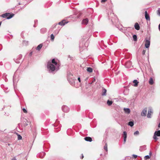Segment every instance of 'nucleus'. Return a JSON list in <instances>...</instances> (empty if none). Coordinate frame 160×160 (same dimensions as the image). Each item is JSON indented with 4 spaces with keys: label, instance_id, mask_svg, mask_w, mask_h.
I'll return each mask as SVG.
<instances>
[{
    "label": "nucleus",
    "instance_id": "f257e3e1",
    "mask_svg": "<svg viewBox=\"0 0 160 160\" xmlns=\"http://www.w3.org/2000/svg\"><path fill=\"white\" fill-rule=\"evenodd\" d=\"M47 68L49 73H54L59 70V68L56 67L53 64L51 63L50 62H49L48 63Z\"/></svg>",
    "mask_w": 160,
    "mask_h": 160
},
{
    "label": "nucleus",
    "instance_id": "f03ea898",
    "mask_svg": "<svg viewBox=\"0 0 160 160\" xmlns=\"http://www.w3.org/2000/svg\"><path fill=\"white\" fill-rule=\"evenodd\" d=\"M14 15V14L7 12L2 14L1 16L3 18H6L7 19H9L13 17Z\"/></svg>",
    "mask_w": 160,
    "mask_h": 160
},
{
    "label": "nucleus",
    "instance_id": "7ed1b4c3",
    "mask_svg": "<svg viewBox=\"0 0 160 160\" xmlns=\"http://www.w3.org/2000/svg\"><path fill=\"white\" fill-rule=\"evenodd\" d=\"M145 46L146 48H149L150 45V39L148 38V39H145Z\"/></svg>",
    "mask_w": 160,
    "mask_h": 160
},
{
    "label": "nucleus",
    "instance_id": "20e7f679",
    "mask_svg": "<svg viewBox=\"0 0 160 160\" xmlns=\"http://www.w3.org/2000/svg\"><path fill=\"white\" fill-rule=\"evenodd\" d=\"M62 109L65 112H67L69 111V108L67 106L65 105L63 106L62 107Z\"/></svg>",
    "mask_w": 160,
    "mask_h": 160
},
{
    "label": "nucleus",
    "instance_id": "39448f33",
    "mask_svg": "<svg viewBox=\"0 0 160 160\" xmlns=\"http://www.w3.org/2000/svg\"><path fill=\"white\" fill-rule=\"evenodd\" d=\"M45 153L44 152H42L40 153H38L37 155V157L41 158H43L45 156Z\"/></svg>",
    "mask_w": 160,
    "mask_h": 160
},
{
    "label": "nucleus",
    "instance_id": "423d86ee",
    "mask_svg": "<svg viewBox=\"0 0 160 160\" xmlns=\"http://www.w3.org/2000/svg\"><path fill=\"white\" fill-rule=\"evenodd\" d=\"M68 23V22L66 21V20L63 19L61 21L59 22L58 24L60 25L61 26H64L65 24H67Z\"/></svg>",
    "mask_w": 160,
    "mask_h": 160
},
{
    "label": "nucleus",
    "instance_id": "0eeeda50",
    "mask_svg": "<svg viewBox=\"0 0 160 160\" xmlns=\"http://www.w3.org/2000/svg\"><path fill=\"white\" fill-rule=\"evenodd\" d=\"M51 63L53 64L56 67L59 68V65L57 63L56 61H55V59H52V62H51Z\"/></svg>",
    "mask_w": 160,
    "mask_h": 160
},
{
    "label": "nucleus",
    "instance_id": "6e6552de",
    "mask_svg": "<svg viewBox=\"0 0 160 160\" xmlns=\"http://www.w3.org/2000/svg\"><path fill=\"white\" fill-rule=\"evenodd\" d=\"M147 112V109L146 108H144L141 112V116H145L146 115Z\"/></svg>",
    "mask_w": 160,
    "mask_h": 160
},
{
    "label": "nucleus",
    "instance_id": "1a4fd4ad",
    "mask_svg": "<svg viewBox=\"0 0 160 160\" xmlns=\"http://www.w3.org/2000/svg\"><path fill=\"white\" fill-rule=\"evenodd\" d=\"M147 149L146 145H144L140 147L139 150L141 151H143L146 150Z\"/></svg>",
    "mask_w": 160,
    "mask_h": 160
},
{
    "label": "nucleus",
    "instance_id": "9d476101",
    "mask_svg": "<svg viewBox=\"0 0 160 160\" xmlns=\"http://www.w3.org/2000/svg\"><path fill=\"white\" fill-rule=\"evenodd\" d=\"M88 22V18L83 19L82 21V24L87 25Z\"/></svg>",
    "mask_w": 160,
    "mask_h": 160
},
{
    "label": "nucleus",
    "instance_id": "9b49d317",
    "mask_svg": "<svg viewBox=\"0 0 160 160\" xmlns=\"http://www.w3.org/2000/svg\"><path fill=\"white\" fill-rule=\"evenodd\" d=\"M145 18L147 20H150V18L149 15L148 14L147 11H145Z\"/></svg>",
    "mask_w": 160,
    "mask_h": 160
},
{
    "label": "nucleus",
    "instance_id": "f8f14e48",
    "mask_svg": "<svg viewBox=\"0 0 160 160\" xmlns=\"http://www.w3.org/2000/svg\"><path fill=\"white\" fill-rule=\"evenodd\" d=\"M22 58V55L21 54L19 55L18 56V58L16 59V60L15 61L17 63H20V61H19Z\"/></svg>",
    "mask_w": 160,
    "mask_h": 160
},
{
    "label": "nucleus",
    "instance_id": "ddd939ff",
    "mask_svg": "<svg viewBox=\"0 0 160 160\" xmlns=\"http://www.w3.org/2000/svg\"><path fill=\"white\" fill-rule=\"evenodd\" d=\"M134 27L135 29L137 30H138L140 29L139 25L137 22L135 23Z\"/></svg>",
    "mask_w": 160,
    "mask_h": 160
},
{
    "label": "nucleus",
    "instance_id": "4468645a",
    "mask_svg": "<svg viewBox=\"0 0 160 160\" xmlns=\"http://www.w3.org/2000/svg\"><path fill=\"white\" fill-rule=\"evenodd\" d=\"M133 82L134 83L133 86L134 87H137L138 86L139 82L137 80H134Z\"/></svg>",
    "mask_w": 160,
    "mask_h": 160
},
{
    "label": "nucleus",
    "instance_id": "2eb2a0df",
    "mask_svg": "<svg viewBox=\"0 0 160 160\" xmlns=\"http://www.w3.org/2000/svg\"><path fill=\"white\" fill-rule=\"evenodd\" d=\"M84 139L87 141L91 142L92 141V138L90 137H86L84 138Z\"/></svg>",
    "mask_w": 160,
    "mask_h": 160
},
{
    "label": "nucleus",
    "instance_id": "dca6fc26",
    "mask_svg": "<svg viewBox=\"0 0 160 160\" xmlns=\"http://www.w3.org/2000/svg\"><path fill=\"white\" fill-rule=\"evenodd\" d=\"M107 90L106 89L103 88H102V96H106V95Z\"/></svg>",
    "mask_w": 160,
    "mask_h": 160
},
{
    "label": "nucleus",
    "instance_id": "f3484780",
    "mask_svg": "<svg viewBox=\"0 0 160 160\" xmlns=\"http://www.w3.org/2000/svg\"><path fill=\"white\" fill-rule=\"evenodd\" d=\"M154 135L158 137L160 136V130H158L157 131H156L154 132Z\"/></svg>",
    "mask_w": 160,
    "mask_h": 160
},
{
    "label": "nucleus",
    "instance_id": "a211bd4d",
    "mask_svg": "<svg viewBox=\"0 0 160 160\" xmlns=\"http://www.w3.org/2000/svg\"><path fill=\"white\" fill-rule=\"evenodd\" d=\"M124 110L125 112L126 113L128 114L130 112V110L129 108H124Z\"/></svg>",
    "mask_w": 160,
    "mask_h": 160
},
{
    "label": "nucleus",
    "instance_id": "6ab92c4d",
    "mask_svg": "<svg viewBox=\"0 0 160 160\" xmlns=\"http://www.w3.org/2000/svg\"><path fill=\"white\" fill-rule=\"evenodd\" d=\"M42 46V44H39L38 46L36 48V49L38 51H39L41 48Z\"/></svg>",
    "mask_w": 160,
    "mask_h": 160
},
{
    "label": "nucleus",
    "instance_id": "aec40b11",
    "mask_svg": "<svg viewBox=\"0 0 160 160\" xmlns=\"http://www.w3.org/2000/svg\"><path fill=\"white\" fill-rule=\"evenodd\" d=\"M149 83L150 85H152L154 83V82L152 78H150L149 81Z\"/></svg>",
    "mask_w": 160,
    "mask_h": 160
},
{
    "label": "nucleus",
    "instance_id": "412c9836",
    "mask_svg": "<svg viewBox=\"0 0 160 160\" xmlns=\"http://www.w3.org/2000/svg\"><path fill=\"white\" fill-rule=\"evenodd\" d=\"M47 30L46 28H42L40 30L41 32L42 33H44L46 32Z\"/></svg>",
    "mask_w": 160,
    "mask_h": 160
},
{
    "label": "nucleus",
    "instance_id": "4be33fe9",
    "mask_svg": "<svg viewBox=\"0 0 160 160\" xmlns=\"http://www.w3.org/2000/svg\"><path fill=\"white\" fill-rule=\"evenodd\" d=\"M105 145L104 147V149L107 152H108V145L107 143L105 141Z\"/></svg>",
    "mask_w": 160,
    "mask_h": 160
},
{
    "label": "nucleus",
    "instance_id": "5701e85b",
    "mask_svg": "<svg viewBox=\"0 0 160 160\" xmlns=\"http://www.w3.org/2000/svg\"><path fill=\"white\" fill-rule=\"evenodd\" d=\"M87 71L89 72H92L93 71L92 68L91 67L87 68Z\"/></svg>",
    "mask_w": 160,
    "mask_h": 160
},
{
    "label": "nucleus",
    "instance_id": "b1692460",
    "mask_svg": "<svg viewBox=\"0 0 160 160\" xmlns=\"http://www.w3.org/2000/svg\"><path fill=\"white\" fill-rule=\"evenodd\" d=\"M152 112L151 111H148V114L147 115V117L148 118H151V113Z\"/></svg>",
    "mask_w": 160,
    "mask_h": 160
},
{
    "label": "nucleus",
    "instance_id": "393cba45",
    "mask_svg": "<svg viewBox=\"0 0 160 160\" xmlns=\"http://www.w3.org/2000/svg\"><path fill=\"white\" fill-rule=\"evenodd\" d=\"M112 102L109 100H108L107 102V103L108 106H111L112 104Z\"/></svg>",
    "mask_w": 160,
    "mask_h": 160
},
{
    "label": "nucleus",
    "instance_id": "a878e982",
    "mask_svg": "<svg viewBox=\"0 0 160 160\" xmlns=\"http://www.w3.org/2000/svg\"><path fill=\"white\" fill-rule=\"evenodd\" d=\"M128 125L132 127L134 125V123L133 122L130 121L128 123Z\"/></svg>",
    "mask_w": 160,
    "mask_h": 160
},
{
    "label": "nucleus",
    "instance_id": "bb28decb",
    "mask_svg": "<svg viewBox=\"0 0 160 160\" xmlns=\"http://www.w3.org/2000/svg\"><path fill=\"white\" fill-rule=\"evenodd\" d=\"M133 40L135 41H136L137 40V36L136 35H134L133 36Z\"/></svg>",
    "mask_w": 160,
    "mask_h": 160
},
{
    "label": "nucleus",
    "instance_id": "cd10ccee",
    "mask_svg": "<svg viewBox=\"0 0 160 160\" xmlns=\"http://www.w3.org/2000/svg\"><path fill=\"white\" fill-rule=\"evenodd\" d=\"M139 134V132L138 131H137L135 132L134 133V135H138Z\"/></svg>",
    "mask_w": 160,
    "mask_h": 160
},
{
    "label": "nucleus",
    "instance_id": "c85d7f7f",
    "mask_svg": "<svg viewBox=\"0 0 160 160\" xmlns=\"http://www.w3.org/2000/svg\"><path fill=\"white\" fill-rule=\"evenodd\" d=\"M123 135L124 138L125 137H127V132L126 131H124L123 132Z\"/></svg>",
    "mask_w": 160,
    "mask_h": 160
},
{
    "label": "nucleus",
    "instance_id": "c756f323",
    "mask_svg": "<svg viewBox=\"0 0 160 160\" xmlns=\"http://www.w3.org/2000/svg\"><path fill=\"white\" fill-rule=\"evenodd\" d=\"M50 38H51V40H53L54 37V35H53V34H51V35Z\"/></svg>",
    "mask_w": 160,
    "mask_h": 160
},
{
    "label": "nucleus",
    "instance_id": "7c9ffc66",
    "mask_svg": "<svg viewBox=\"0 0 160 160\" xmlns=\"http://www.w3.org/2000/svg\"><path fill=\"white\" fill-rule=\"evenodd\" d=\"M18 140H21L22 139V137L20 135L18 134Z\"/></svg>",
    "mask_w": 160,
    "mask_h": 160
},
{
    "label": "nucleus",
    "instance_id": "2f4dec72",
    "mask_svg": "<svg viewBox=\"0 0 160 160\" xmlns=\"http://www.w3.org/2000/svg\"><path fill=\"white\" fill-rule=\"evenodd\" d=\"M150 156L149 155H146L144 157V158L146 159H149L150 158Z\"/></svg>",
    "mask_w": 160,
    "mask_h": 160
},
{
    "label": "nucleus",
    "instance_id": "473e14b6",
    "mask_svg": "<svg viewBox=\"0 0 160 160\" xmlns=\"http://www.w3.org/2000/svg\"><path fill=\"white\" fill-rule=\"evenodd\" d=\"M157 136H156L155 135H154L153 136V138L154 139H155L156 140H158V138L157 137Z\"/></svg>",
    "mask_w": 160,
    "mask_h": 160
},
{
    "label": "nucleus",
    "instance_id": "72a5a7b5",
    "mask_svg": "<svg viewBox=\"0 0 160 160\" xmlns=\"http://www.w3.org/2000/svg\"><path fill=\"white\" fill-rule=\"evenodd\" d=\"M22 111L23 112L25 113H26L27 112V110L25 108L22 109Z\"/></svg>",
    "mask_w": 160,
    "mask_h": 160
},
{
    "label": "nucleus",
    "instance_id": "f704fd0d",
    "mask_svg": "<svg viewBox=\"0 0 160 160\" xmlns=\"http://www.w3.org/2000/svg\"><path fill=\"white\" fill-rule=\"evenodd\" d=\"M6 76L7 75L5 73L3 74L2 76L3 78L4 79L5 78H6Z\"/></svg>",
    "mask_w": 160,
    "mask_h": 160
},
{
    "label": "nucleus",
    "instance_id": "c9c22d12",
    "mask_svg": "<svg viewBox=\"0 0 160 160\" xmlns=\"http://www.w3.org/2000/svg\"><path fill=\"white\" fill-rule=\"evenodd\" d=\"M127 137H124V140H123V143H125Z\"/></svg>",
    "mask_w": 160,
    "mask_h": 160
},
{
    "label": "nucleus",
    "instance_id": "e433bc0d",
    "mask_svg": "<svg viewBox=\"0 0 160 160\" xmlns=\"http://www.w3.org/2000/svg\"><path fill=\"white\" fill-rule=\"evenodd\" d=\"M158 11V15H159V16H160V8H159Z\"/></svg>",
    "mask_w": 160,
    "mask_h": 160
},
{
    "label": "nucleus",
    "instance_id": "4c0bfd02",
    "mask_svg": "<svg viewBox=\"0 0 160 160\" xmlns=\"http://www.w3.org/2000/svg\"><path fill=\"white\" fill-rule=\"evenodd\" d=\"M145 52H146V50H143L142 51V54L143 55H144Z\"/></svg>",
    "mask_w": 160,
    "mask_h": 160
},
{
    "label": "nucleus",
    "instance_id": "58836bf2",
    "mask_svg": "<svg viewBox=\"0 0 160 160\" xmlns=\"http://www.w3.org/2000/svg\"><path fill=\"white\" fill-rule=\"evenodd\" d=\"M132 156L134 158H136L138 156L137 155L134 154Z\"/></svg>",
    "mask_w": 160,
    "mask_h": 160
},
{
    "label": "nucleus",
    "instance_id": "ea45409f",
    "mask_svg": "<svg viewBox=\"0 0 160 160\" xmlns=\"http://www.w3.org/2000/svg\"><path fill=\"white\" fill-rule=\"evenodd\" d=\"M95 79L94 78H93L92 79V82L90 83V84H92V83L94 82H95Z\"/></svg>",
    "mask_w": 160,
    "mask_h": 160
},
{
    "label": "nucleus",
    "instance_id": "a19ab883",
    "mask_svg": "<svg viewBox=\"0 0 160 160\" xmlns=\"http://www.w3.org/2000/svg\"><path fill=\"white\" fill-rule=\"evenodd\" d=\"M34 23H35V24H37V23H38V20H34Z\"/></svg>",
    "mask_w": 160,
    "mask_h": 160
},
{
    "label": "nucleus",
    "instance_id": "79ce46f5",
    "mask_svg": "<svg viewBox=\"0 0 160 160\" xmlns=\"http://www.w3.org/2000/svg\"><path fill=\"white\" fill-rule=\"evenodd\" d=\"M68 81H69V82L70 83L71 85H73L74 83H73V82H70V81H69V80H68Z\"/></svg>",
    "mask_w": 160,
    "mask_h": 160
},
{
    "label": "nucleus",
    "instance_id": "37998d69",
    "mask_svg": "<svg viewBox=\"0 0 160 160\" xmlns=\"http://www.w3.org/2000/svg\"><path fill=\"white\" fill-rule=\"evenodd\" d=\"M4 79V80L6 82H7L8 81V79L6 78H6H5Z\"/></svg>",
    "mask_w": 160,
    "mask_h": 160
},
{
    "label": "nucleus",
    "instance_id": "c03bdc74",
    "mask_svg": "<svg viewBox=\"0 0 160 160\" xmlns=\"http://www.w3.org/2000/svg\"><path fill=\"white\" fill-rule=\"evenodd\" d=\"M81 155H82V157H81V159H82L84 157V156H83V154H81Z\"/></svg>",
    "mask_w": 160,
    "mask_h": 160
},
{
    "label": "nucleus",
    "instance_id": "a18cd8bd",
    "mask_svg": "<svg viewBox=\"0 0 160 160\" xmlns=\"http://www.w3.org/2000/svg\"><path fill=\"white\" fill-rule=\"evenodd\" d=\"M107 1V0H102L101 1V2H105L106 1Z\"/></svg>",
    "mask_w": 160,
    "mask_h": 160
},
{
    "label": "nucleus",
    "instance_id": "49530a36",
    "mask_svg": "<svg viewBox=\"0 0 160 160\" xmlns=\"http://www.w3.org/2000/svg\"><path fill=\"white\" fill-rule=\"evenodd\" d=\"M24 125L25 127L27 126L28 125V123H24Z\"/></svg>",
    "mask_w": 160,
    "mask_h": 160
},
{
    "label": "nucleus",
    "instance_id": "de8ad7c7",
    "mask_svg": "<svg viewBox=\"0 0 160 160\" xmlns=\"http://www.w3.org/2000/svg\"><path fill=\"white\" fill-rule=\"evenodd\" d=\"M32 52H30V53H29V56H31L32 54Z\"/></svg>",
    "mask_w": 160,
    "mask_h": 160
},
{
    "label": "nucleus",
    "instance_id": "09e8293b",
    "mask_svg": "<svg viewBox=\"0 0 160 160\" xmlns=\"http://www.w3.org/2000/svg\"><path fill=\"white\" fill-rule=\"evenodd\" d=\"M78 81L80 82L81 80H80V77L78 78Z\"/></svg>",
    "mask_w": 160,
    "mask_h": 160
},
{
    "label": "nucleus",
    "instance_id": "8fccbe9b",
    "mask_svg": "<svg viewBox=\"0 0 160 160\" xmlns=\"http://www.w3.org/2000/svg\"><path fill=\"white\" fill-rule=\"evenodd\" d=\"M68 58H70V60L72 59V58H71V56L70 55H68Z\"/></svg>",
    "mask_w": 160,
    "mask_h": 160
},
{
    "label": "nucleus",
    "instance_id": "3c124183",
    "mask_svg": "<svg viewBox=\"0 0 160 160\" xmlns=\"http://www.w3.org/2000/svg\"><path fill=\"white\" fill-rule=\"evenodd\" d=\"M11 160H16V158L14 157L13 158V159Z\"/></svg>",
    "mask_w": 160,
    "mask_h": 160
},
{
    "label": "nucleus",
    "instance_id": "603ef678",
    "mask_svg": "<svg viewBox=\"0 0 160 160\" xmlns=\"http://www.w3.org/2000/svg\"><path fill=\"white\" fill-rule=\"evenodd\" d=\"M158 28H159V30L160 31V23L159 24L158 26Z\"/></svg>",
    "mask_w": 160,
    "mask_h": 160
},
{
    "label": "nucleus",
    "instance_id": "864d4df0",
    "mask_svg": "<svg viewBox=\"0 0 160 160\" xmlns=\"http://www.w3.org/2000/svg\"><path fill=\"white\" fill-rule=\"evenodd\" d=\"M152 154V153L150 151V152H149V154L150 156H151Z\"/></svg>",
    "mask_w": 160,
    "mask_h": 160
},
{
    "label": "nucleus",
    "instance_id": "5fc2aeb1",
    "mask_svg": "<svg viewBox=\"0 0 160 160\" xmlns=\"http://www.w3.org/2000/svg\"><path fill=\"white\" fill-rule=\"evenodd\" d=\"M158 128H160V123H159V124H158Z\"/></svg>",
    "mask_w": 160,
    "mask_h": 160
},
{
    "label": "nucleus",
    "instance_id": "6e6d98bb",
    "mask_svg": "<svg viewBox=\"0 0 160 160\" xmlns=\"http://www.w3.org/2000/svg\"><path fill=\"white\" fill-rule=\"evenodd\" d=\"M1 23H2V22H0V26L1 25Z\"/></svg>",
    "mask_w": 160,
    "mask_h": 160
},
{
    "label": "nucleus",
    "instance_id": "4d7b16f0",
    "mask_svg": "<svg viewBox=\"0 0 160 160\" xmlns=\"http://www.w3.org/2000/svg\"><path fill=\"white\" fill-rule=\"evenodd\" d=\"M33 27H36V26H35V25H34L33 26Z\"/></svg>",
    "mask_w": 160,
    "mask_h": 160
},
{
    "label": "nucleus",
    "instance_id": "13d9d810",
    "mask_svg": "<svg viewBox=\"0 0 160 160\" xmlns=\"http://www.w3.org/2000/svg\"><path fill=\"white\" fill-rule=\"evenodd\" d=\"M2 86H3V85L2 84L1 85V87H2Z\"/></svg>",
    "mask_w": 160,
    "mask_h": 160
},
{
    "label": "nucleus",
    "instance_id": "bf43d9fd",
    "mask_svg": "<svg viewBox=\"0 0 160 160\" xmlns=\"http://www.w3.org/2000/svg\"><path fill=\"white\" fill-rule=\"evenodd\" d=\"M128 63H130V62H129Z\"/></svg>",
    "mask_w": 160,
    "mask_h": 160
}]
</instances>
